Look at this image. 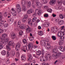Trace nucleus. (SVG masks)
<instances>
[{
    "mask_svg": "<svg viewBox=\"0 0 65 65\" xmlns=\"http://www.w3.org/2000/svg\"><path fill=\"white\" fill-rule=\"evenodd\" d=\"M59 53H58L57 54H56V55L54 54H53L52 55V56H50L49 57V59H48V58L46 56V55H45L44 56L45 59V60L46 61L47 60H50L52 59H56L58 58V57H59L60 55H59Z\"/></svg>",
    "mask_w": 65,
    "mask_h": 65,
    "instance_id": "1",
    "label": "nucleus"
},
{
    "mask_svg": "<svg viewBox=\"0 0 65 65\" xmlns=\"http://www.w3.org/2000/svg\"><path fill=\"white\" fill-rule=\"evenodd\" d=\"M21 27L22 29L26 28V31L28 33H31L32 31V28L28 25H26V26L25 24H22Z\"/></svg>",
    "mask_w": 65,
    "mask_h": 65,
    "instance_id": "2",
    "label": "nucleus"
},
{
    "mask_svg": "<svg viewBox=\"0 0 65 65\" xmlns=\"http://www.w3.org/2000/svg\"><path fill=\"white\" fill-rule=\"evenodd\" d=\"M21 42H19L17 44V45H16L15 49L17 51V53L16 54V56L17 57H19L20 56V53L19 52V51L20 50V45L21 44Z\"/></svg>",
    "mask_w": 65,
    "mask_h": 65,
    "instance_id": "3",
    "label": "nucleus"
},
{
    "mask_svg": "<svg viewBox=\"0 0 65 65\" xmlns=\"http://www.w3.org/2000/svg\"><path fill=\"white\" fill-rule=\"evenodd\" d=\"M15 45V44H14L13 41H9L8 42V44L6 45V47L7 50H8V51H10V50H11V48L9 47V46L11 45L14 46V45Z\"/></svg>",
    "mask_w": 65,
    "mask_h": 65,
    "instance_id": "4",
    "label": "nucleus"
},
{
    "mask_svg": "<svg viewBox=\"0 0 65 65\" xmlns=\"http://www.w3.org/2000/svg\"><path fill=\"white\" fill-rule=\"evenodd\" d=\"M26 45L28 46V50L29 51H32L33 48H36L37 47V46L36 45H34L33 46V44L32 43H28Z\"/></svg>",
    "mask_w": 65,
    "mask_h": 65,
    "instance_id": "5",
    "label": "nucleus"
},
{
    "mask_svg": "<svg viewBox=\"0 0 65 65\" xmlns=\"http://www.w3.org/2000/svg\"><path fill=\"white\" fill-rule=\"evenodd\" d=\"M26 1L25 0L22 1V6L21 7L22 10L23 11H26L27 10V9L26 8V7L25 6L26 5Z\"/></svg>",
    "mask_w": 65,
    "mask_h": 65,
    "instance_id": "6",
    "label": "nucleus"
},
{
    "mask_svg": "<svg viewBox=\"0 0 65 65\" xmlns=\"http://www.w3.org/2000/svg\"><path fill=\"white\" fill-rule=\"evenodd\" d=\"M64 35V33L61 31H59L58 32L57 35L59 37H60V39H62V38L64 39L65 37L63 36Z\"/></svg>",
    "mask_w": 65,
    "mask_h": 65,
    "instance_id": "7",
    "label": "nucleus"
},
{
    "mask_svg": "<svg viewBox=\"0 0 65 65\" xmlns=\"http://www.w3.org/2000/svg\"><path fill=\"white\" fill-rule=\"evenodd\" d=\"M28 18V15L26 14L24 16L22 20V21L23 23L26 24L27 23V19Z\"/></svg>",
    "mask_w": 65,
    "mask_h": 65,
    "instance_id": "8",
    "label": "nucleus"
},
{
    "mask_svg": "<svg viewBox=\"0 0 65 65\" xmlns=\"http://www.w3.org/2000/svg\"><path fill=\"white\" fill-rule=\"evenodd\" d=\"M16 8L17 9V11L18 13H19L22 10H21V6L19 4H18L17 5V6L16 7Z\"/></svg>",
    "mask_w": 65,
    "mask_h": 65,
    "instance_id": "9",
    "label": "nucleus"
},
{
    "mask_svg": "<svg viewBox=\"0 0 65 65\" xmlns=\"http://www.w3.org/2000/svg\"><path fill=\"white\" fill-rule=\"evenodd\" d=\"M40 43L41 44L42 46H44L45 47L46 46V43L45 41L44 40H42L41 41Z\"/></svg>",
    "mask_w": 65,
    "mask_h": 65,
    "instance_id": "10",
    "label": "nucleus"
},
{
    "mask_svg": "<svg viewBox=\"0 0 65 65\" xmlns=\"http://www.w3.org/2000/svg\"><path fill=\"white\" fill-rule=\"evenodd\" d=\"M11 10L13 11V12L12 14L13 16V17H15V16H17V11H15L14 9L13 8H12Z\"/></svg>",
    "mask_w": 65,
    "mask_h": 65,
    "instance_id": "11",
    "label": "nucleus"
},
{
    "mask_svg": "<svg viewBox=\"0 0 65 65\" xmlns=\"http://www.w3.org/2000/svg\"><path fill=\"white\" fill-rule=\"evenodd\" d=\"M34 12V10L32 9H29L27 11V13L29 14H31Z\"/></svg>",
    "mask_w": 65,
    "mask_h": 65,
    "instance_id": "12",
    "label": "nucleus"
},
{
    "mask_svg": "<svg viewBox=\"0 0 65 65\" xmlns=\"http://www.w3.org/2000/svg\"><path fill=\"white\" fill-rule=\"evenodd\" d=\"M26 56H24V55H22L21 56V59L22 61H25L26 60Z\"/></svg>",
    "mask_w": 65,
    "mask_h": 65,
    "instance_id": "13",
    "label": "nucleus"
},
{
    "mask_svg": "<svg viewBox=\"0 0 65 65\" xmlns=\"http://www.w3.org/2000/svg\"><path fill=\"white\" fill-rule=\"evenodd\" d=\"M36 5H37V7H40L42 6V5L39 2L36 1Z\"/></svg>",
    "mask_w": 65,
    "mask_h": 65,
    "instance_id": "14",
    "label": "nucleus"
},
{
    "mask_svg": "<svg viewBox=\"0 0 65 65\" xmlns=\"http://www.w3.org/2000/svg\"><path fill=\"white\" fill-rule=\"evenodd\" d=\"M26 50L28 51V50H27V46H24L23 47V49H22L23 52H25V53H26L27 51H26Z\"/></svg>",
    "mask_w": 65,
    "mask_h": 65,
    "instance_id": "15",
    "label": "nucleus"
},
{
    "mask_svg": "<svg viewBox=\"0 0 65 65\" xmlns=\"http://www.w3.org/2000/svg\"><path fill=\"white\" fill-rule=\"evenodd\" d=\"M39 22H40V20H39L38 19L36 21V23H33V26L34 27H35V26H36V25H37V23H38Z\"/></svg>",
    "mask_w": 65,
    "mask_h": 65,
    "instance_id": "16",
    "label": "nucleus"
},
{
    "mask_svg": "<svg viewBox=\"0 0 65 65\" xmlns=\"http://www.w3.org/2000/svg\"><path fill=\"white\" fill-rule=\"evenodd\" d=\"M31 20L30 19H28L27 21V23L29 25L31 26H32V23L31 22Z\"/></svg>",
    "mask_w": 65,
    "mask_h": 65,
    "instance_id": "17",
    "label": "nucleus"
},
{
    "mask_svg": "<svg viewBox=\"0 0 65 65\" xmlns=\"http://www.w3.org/2000/svg\"><path fill=\"white\" fill-rule=\"evenodd\" d=\"M58 53H59V56L58 58L60 57L61 59H64V58L65 57H64V55H62V56H61V53H60V52H58L57 53V54Z\"/></svg>",
    "mask_w": 65,
    "mask_h": 65,
    "instance_id": "18",
    "label": "nucleus"
},
{
    "mask_svg": "<svg viewBox=\"0 0 65 65\" xmlns=\"http://www.w3.org/2000/svg\"><path fill=\"white\" fill-rule=\"evenodd\" d=\"M0 20H1V22L0 23V27H1V28H2V27H3V26H2V25H4V24L5 23L4 21L2 20V19Z\"/></svg>",
    "mask_w": 65,
    "mask_h": 65,
    "instance_id": "19",
    "label": "nucleus"
},
{
    "mask_svg": "<svg viewBox=\"0 0 65 65\" xmlns=\"http://www.w3.org/2000/svg\"><path fill=\"white\" fill-rule=\"evenodd\" d=\"M2 43H4V42H1L0 43V50L2 49L4 46V45L2 44Z\"/></svg>",
    "mask_w": 65,
    "mask_h": 65,
    "instance_id": "20",
    "label": "nucleus"
},
{
    "mask_svg": "<svg viewBox=\"0 0 65 65\" xmlns=\"http://www.w3.org/2000/svg\"><path fill=\"white\" fill-rule=\"evenodd\" d=\"M41 54V51L40 50H38L37 52H36V55L38 56H40V55Z\"/></svg>",
    "mask_w": 65,
    "mask_h": 65,
    "instance_id": "21",
    "label": "nucleus"
},
{
    "mask_svg": "<svg viewBox=\"0 0 65 65\" xmlns=\"http://www.w3.org/2000/svg\"><path fill=\"white\" fill-rule=\"evenodd\" d=\"M1 53L3 56H5L6 54V52L5 50H3L1 51Z\"/></svg>",
    "mask_w": 65,
    "mask_h": 65,
    "instance_id": "22",
    "label": "nucleus"
},
{
    "mask_svg": "<svg viewBox=\"0 0 65 65\" xmlns=\"http://www.w3.org/2000/svg\"><path fill=\"white\" fill-rule=\"evenodd\" d=\"M32 59H33V57L30 54L28 56V61H31L32 60Z\"/></svg>",
    "mask_w": 65,
    "mask_h": 65,
    "instance_id": "23",
    "label": "nucleus"
},
{
    "mask_svg": "<svg viewBox=\"0 0 65 65\" xmlns=\"http://www.w3.org/2000/svg\"><path fill=\"white\" fill-rule=\"evenodd\" d=\"M59 50L62 51V52H64V48H63V47L62 46H60L59 47Z\"/></svg>",
    "mask_w": 65,
    "mask_h": 65,
    "instance_id": "24",
    "label": "nucleus"
},
{
    "mask_svg": "<svg viewBox=\"0 0 65 65\" xmlns=\"http://www.w3.org/2000/svg\"><path fill=\"white\" fill-rule=\"evenodd\" d=\"M55 29H57V28L56 26H54L53 27H52L51 28V31L52 32H54V30H55Z\"/></svg>",
    "mask_w": 65,
    "mask_h": 65,
    "instance_id": "25",
    "label": "nucleus"
},
{
    "mask_svg": "<svg viewBox=\"0 0 65 65\" xmlns=\"http://www.w3.org/2000/svg\"><path fill=\"white\" fill-rule=\"evenodd\" d=\"M11 55L12 56H14L15 55V52L14 51L11 50L10 52Z\"/></svg>",
    "mask_w": 65,
    "mask_h": 65,
    "instance_id": "26",
    "label": "nucleus"
},
{
    "mask_svg": "<svg viewBox=\"0 0 65 65\" xmlns=\"http://www.w3.org/2000/svg\"><path fill=\"white\" fill-rule=\"evenodd\" d=\"M56 0H51V2H50V4L51 5H53V4H54L56 2Z\"/></svg>",
    "mask_w": 65,
    "mask_h": 65,
    "instance_id": "27",
    "label": "nucleus"
},
{
    "mask_svg": "<svg viewBox=\"0 0 65 65\" xmlns=\"http://www.w3.org/2000/svg\"><path fill=\"white\" fill-rule=\"evenodd\" d=\"M45 25V27H48L50 26V23L48 22H45L44 23Z\"/></svg>",
    "mask_w": 65,
    "mask_h": 65,
    "instance_id": "28",
    "label": "nucleus"
},
{
    "mask_svg": "<svg viewBox=\"0 0 65 65\" xmlns=\"http://www.w3.org/2000/svg\"><path fill=\"white\" fill-rule=\"evenodd\" d=\"M64 22L63 20H60L59 22V25H63L64 24Z\"/></svg>",
    "mask_w": 65,
    "mask_h": 65,
    "instance_id": "29",
    "label": "nucleus"
},
{
    "mask_svg": "<svg viewBox=\"0 0 65 65\" xmlns=\"http://www.w3.org/2000/svg\"><path fill=\"white\" fill-rule=\"evenodd\" d=\"M41 59L40 60V61H42V62H43V61H45L46 60L45 59V58H44H44H43V56L42 57H40Z\"/></svg>",
    "mask_w": 65,
    "mask_h": 65,
    "instance_id": "30",
    "label": "nucleus"
},
{
    "mask_svg": "<svg viewBox=\"0 0 65 65\" xmlns=\"http://www.w3.org/2000/svg\"><path fill=\"white\" fill-rule=\"evenodd\" d=\"M28 5L27 6V7L28 8H30L31 7V2L30 1H29V2H28Z\"/></svg>",
    "mask_w": 65,
    "mask_h": 65,
    "instance_id": "31",
    "label": "nucleus"
},
{
    "mask_svg": "<svg viewBox=\"0 0 65 65\" xmlns=\"http://www.w3.org/2000/svg\"><path fill=\"white\" fill-rule=\"evenodd\" d=\"M2 37L5 38H6L7 37V35L6 34H3L2 36Z\"/></svg>",
    "mask_w": 65,
    "mask_h": 65,
    "instance_id": "32",
    "label": "nucleus"
},
{
    "mask_svg": "<svg viewBox=\"0 0 65 65\" xmlns=\"http://www.w3.org/2000/svg\"><path fill=\"white\" fill-rule=\"evenodd\" d=\"M22 41L23 42V43L24 44H25L26 43H27V40L26 39H24L23 40H22Z\"/></svg>",
    "mask_w": 65,
    "mask_h": 65,
    "instance_id": "33",
    "label": "nucleus"
},
{
    "mask_svg": "<svg viewBox=\"0 0 65 65\" xmlns=\"http://www.w3.org/2000/svg\"><path fill=\"white\" fill-rule=\"evenodd\" d=\"M9 39L8 38H6L4 40V42L5 43H7V42L9 41Z\"/></svg>",
    "mask_w": 65,
    "mask_h": 65,
    "instance_id": "34",
    "label": "nucleus"
},
{
    "mask_svg": "<svg viewBox=\"0 0 65 65\" xmlns=\"http://www.w3.org/2000/svg\"><path fill=\"white\" fill-rule=\"evenodd\" d=\"M44 50L42 49L41 50V54L42 56H43L44 55Z\"/></svg>",
    "mask_w": 65,
    "mask_h": 65,
    "instance_id": "35",
    "label": "nucleus"
},
{
    "mask_svg": "<svg viewBox=\"0 0 65 65\" xmlns=\"http://www.w3.org/2000/svg\"><path fill=\"white\" fill-rule=\"evenodd\" d=\"M52 38L53 40H56V37L54 36H52Z\"/></svg>",
    "mask_w": 65,
    "mask_h": 65,
    "instance_id": "36",
    "label": "nucleus"
},
{
    "mask_svg": "<svg viewBox=\"0 0 65 65\" xmlns=\"http://www.w3.org/2000/svg\"><path fill=\"white\" fill-rule=\"evenodd\" d=\"M31 2H32V6L34 8L35 7H34V5H35V4L33 3L34 1H35V0H30Z\"/></svg>",
    "mask_w": 65,
    "mask_h": 65,
    "instance_id": "37",
    "label": "nucleus"
},
{
    "mask_svg": "<svg viewBox=\"0 0 65 65\" xmlns=\"http://www.w3.org/2000/svg\"><path fill=\"white\" fill-rule=\"evenodd\" d=\"M64 42V41H62V40H60V41L59 42V45H61Z\"/></svg>",
    "mask_w": 65,
    "mask_h": 65,
    "instance_id": "38",
    "label": "nucleus"
},
{
    "mask_svg": "<svg viewBox=\"0 0 65 65\" xmlns=\"http://www.w3.org/2000/svg\"><path fill=\"white\" fill-rule=\"evenodd\" d=\"M59 17L61 19H64V17L63 15L62 14H59Z\"/></svg>",
    "mask_w": 65,
    "mask_h": 65,
    "instance_id": "39",
    "label": "nucleus"
},
{
    "mask_svg": "<svg viewBox=\"0 0 65 65\" xmlns=\"http://www.w3.org/2000/svg\"><path fill=\"white\" fill-rule=\"evenodd\" d=\"M39 35H40V36H42V35H43V32H42V31H40L39 32Z\"/></svg>",
    "mask_w": 65,
    "mask_h": 65,
    "instance_id": "40",
    "label": "nucleus"
},
{
    "mask_svg": "<svg viewBox=\"0 0 65 65\" xmlns=\"http://www.w3.org/2000/svg\"><path fill=\"white\" fill-rule=\"evenodd\" d=\"M47 11L50 13H51L52 11V10L51 9H47Z\"/></svg>",
    "mask_w": 65,
    "mask_h": 65,
    "instance_id": "41",
    "label": "nucleus"
},
{
    "mask_svg": "<svg viewBox=\"0 0 65 65\" xmlns=\"http://www.w3.org/2000/svg\"><path fill=\"white\" fill-rule=\"evenodd\" d=\"M37 20V18L36 17H34L32 19V22H35L36 20Z\"/></svg>",
    "mask_w": 65,
    "mask_h": 65,
    "instance_id": "42",
    "label": "nucleus"
},
{
    "mask_svg": "<svg viewBox=\"0 0 65 65\" xmlns=\"http://www.w3.org/2000/svg\"><path fill=\"white\" fill-rule=\"evenodd\" d=\"M44 17L45 18H47L48 17V14H44Z\"/></svg>",
    "mask_w": 65,
    "mask_h": 65,
    "instance_id": "43",
    "label": "nucleus"
},
{
    "mask_svg": "<svg viewBox=\"0 0 65 65\" xmlns=\"http://www.w3.org/2000/svg\"><path fill=\"white\" fill-rule=\"evenodd\" d=\"M8 14V13L7 12H5L4 14V15L5 17H6L7 16V15Z\"/></svg>",
    "mask_w": 65,
    "mask_h": 65,
    "instance_id": "44",
    "label": "nucleus"
},
{
    "mask_svg": "<svg viewBox=\"0 0 65 65\" xmlns=\"http://www.w3.org/2000/svg\"><path fill=\"white\" fill-rule=\"evenodd\" d=\"M0 14H1V15L0 14V20H1L2 19V14L1 12H0Z\"/></svg>",
    "mask_w": 65,
    "mask_h": 65,
    "instance_id": "45",
    "label": "nucleus"
},
{
    "mask_svg": "<svg viewBox=\"0 0 65 65\" xmlns=\"http://www.w3.org/2000/svg\"><path fill=\"white\" fill-rule=\"evenodd\" d=\"M4 27L5 28L7 27L8 26V24H5L4 25Z\"/></svg>",
    "mask_w": 65,
    "mask_h": 65,
    "instance_id": "46",
    "label": "nucleus"
},
{
    "mask_svg": "<svg viewBox=\"0 0 65 65\" xmlns=\"http://www.w3.org/2000/svg\"><path fill=\"white\" fill-rule=\"evenodd\" d=\"M23 33V32L22 31H20L19 32V34L20 35H22Z\"/></svg>",
    "mask_w": 65,
    "mask_h": 65,
    "instance_id": "47",
    "label": "nucleus"
},
{
    "mask_svg": "<svg viewBox=\"0 0 65 65\" xmlns=\"http://www.w3.org/2000/svg\"><path fill=\"white\" fill-rule=\"evenodd\" d=\"M15 34H14V33H13V32H12L11 33V37L14 35H15Z\"/></svg>",
    "mask_w": 65,
    "mask_h": 65,
    "instance_id": "48",
    "label": "nucleus"
},
{
    "mask_svg": "<svg viewBox=\"0 0 65 65\" xmlns=\"http://www.w3.org/2000/svg\"><path fill=\"white\" fill-rule=\"evenodd\" d=\"M6 63H7V64H8V63H10V60L9 59H7Z\"/></svg>",
    "mask_w": 65,
    "mask_h": 65,
    "instance_id": "49",
    "label": "nucleus"
},
{
    "mask_svg": "<svg viewBox=\"0 0 65 65\" xmlns=\"http://www.w3.org/2000/svg\"><path fill=\"white\" fill-rule=\"evenodd\" d=\"M37 15V14H36V13L35 12V13L33 14H32V16L33 17H35L36 16V15Z\"/></svg>",
    "mask_w": 65,
    "mask_h": 65,
    "instance_id": "50",
    "label": "nucleus"
},
{
    "mask_svg": "<svg viewBox=\"0 0 65 65\" xmlns=\"http://www.w3.org/2000/svg\"><path fill=\"white\" fill-rule=\"evenodd\" d=\"M3 32V30L0 28V34H1V33H2Z\"/></svg>",
    "mask_w": 65,
    "mask_h": 65,
    "instance_id": "51",
    "label": "nucleus"
},
{
    "mask_svg": "<svg viewBox=\"0 0 65 65\" xmlns=\"http://www.w3.org/2000/svg\"><path fill=\"white\" fill-rule=\"evenodd\" d=\"M16 36L15 35H14V36H12V37H11V38L12 39H14L15 38Z\"/></svg>",
    "mask_w": 65,
    "mask_h": 65,
    "instance_id": "52",
    "label": "nucleus"
},
{
    "mask_svg": "<svg viewBox=\"0 0 65 65\" xmlns=\"http://www.w3.org/2000/svg\"><path fill=\"white\" fill-rule=\"evenodd\" d=\"M7 56L9 57L10 56V53L9 51H7Z\"/></svg>",
    "mask_w": 65,
    "mask_h": 65,
    "instance_id": "53",
    "label": "nucleus"
},
{
    "mask_svg": "<svg viewBox=\"0 0 65 65\" xmlns=\"http://www.w3.org/2000/svg\"><path fill=\"white\" fill-rule=\"evenodd\" d=\"M52 51L53 53H57V52H56V49H54Z\"/></svg>",
    "mask_w": 65,
    "mask_h": 65,
    "instance_id": "54",
    "label": "nucleus"
},
{
    "mask_svg": "<svg viewBox=\"0 0 65 65\" xmlns=\"http://www.w3.org/2000/svg\"><path fill=\"white\" fill-rule=\"evenodd\" d=\"M34 39V37H32L31 38H29V40L31 41H32Z\"/></svg>",
    "mask_w": 65,
    "mask_h": 65,
    "instance_id": "55",
    "label": "nucleus"
},
{
    "mask_svg": "<svg viewBox=\"0 0 65 65\" xmlns=\"http://www.w3.org/2000/svg\"><path fill=\"white\" fill-rule=\"evenodd\" d=\"M52 16L53 18H55L56 17V15L54 14H52Z\"/></svg>",
    "mask_w": 65,
    "mask_h": 65,
    "instance_id": "56",
    "label": "nucleus"
},
{
    "mask_svg": "<svg viewBox=\"0 0 65 65\" xmlns=\"http://www.w3.org/2000/svg\"><path fill=\"white\" fill-rule=\"evenodd\" d=\"M10 21H11V22H13L14 21V19L13 18H11L10 20Z\"/></svg>",
    "mask_w": 65,
    "mask_h": 65,
    "instance_id": "57",
    "label": "nucleus"
},
{
    "mask_svg": "<svg viewBox=\"0 0 65 65\" xmlns=\"http://www.w3.org/2000/svg\"><path fill=\"white\" fill-rule=\"evenodd\" d=\"M38 9H36L35 10V13H38Z\"/></svg>",
    "mask_w": 65,
    "mask_h": 65,
    "instance_id": "58",
    "label": "nucleus"
},
{
    "mask_svg": "<svg viewBox=\"0 0 65 65\" xmlns=\"http://www.w3.org/2000/svg\"><path fill=\"white\" fill-rule=\"evenodd\" d=\"M47 57H49L51 56V55L49 53H47Z\"/></svg>",
    "mask_w": 65,
    "mask_h": 65,
    "instance_id": "59",
    "label": "nucleus"
},
{
    "mask_svg": "<svg viewBox=\"0 0 65 65\" xmlns=\"http://www.w3.org/2000/svg\"><path fill=\"white\" fill-rule=\"evenodd\" d=\"M45 23H44L42 25V27L43 28H44V27H45Z\"/></svg>",
    "mask_w": 65,
    "mask_h": 65,
    "instance_id": "60",
    "label": "nucleus"
},
{
    "mask_svg": "<svg viewBox=\"0 0 65 65\" xmlns=\"http://www.w3.org/2000/svg\"><path fill=\"white\" fill-rule=\"evenodd\" d=\"M43 3H44L45 4L46 3H47V1H46L45 0H43Z\"/></svg>",
    "mask_w": 65,
    "mask_h": 65,
    "instance_id": "61",
    "label": "nucleus"
},
{
    "mask_svg": "<svg viewBox=\"0 0 65 65\" xmlns=\"http://www.w3.org/2000/svg\"><path fill=\"white\" fill-rule=\"evenodd\" d=\"M62 2L63 5H65V0H63Z\"/></svg>",
    "mask_w": 65,
    "mask_h": 65,
    "instance_id": "62",
    "label": "nucleus"
},
{
    "mask_svg": "<svg viewBox=\"0 0 65 65\" xmlns=\"http://www.w3.org/2000/svg\"><path fill=\"white\" fill-rule=\"evenodd\" d=\"M38 29L40 30V29H41V27L40 26H39L38 27Z\"/></svg>",
    "mask_w": 65,
    "mask_h": 65,
    "instance_id": "63",
    "label": "nucleus"
},
{
    "mask_svg": "<svg viewBox=\"0 0 65 65\" xmlns=\"http://www.w3.org/2000/svg\"><path fill=\"white\" fill-rule=\"evenodd\" d=\"M37 13L38 14V15H39V16H40V15H41V13H38V12Z\"/></svg>",
    "mask_w": 65,
    "mask_h": 65,
    "instance_id": "64",
    "label": "nucleus"
}]
</instances>
